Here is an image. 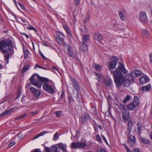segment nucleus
<instances>
[{"mask_svg":"<svg viewBox=\"0 0 152 152\" xmlns=\"http://www.w3.org/2000/svg\"><path fill=\"white\" fill-rule=\"evenodd\" d=\"M50 132H48V131H43V132H41L40 133H39V134L40 135V136H42L44 135V134H45L47 133H50Z\"/></svg>","mask_w":152,"mask_h":152,"instance_id":"47","label":"nucleus"},{"mask_svg":"<svg viewBox=\"0 0 152 152\" xmlns=\"http://www.w3.org/2000/svg\"><path fill=\"white\" fill-rule=\"evenodd\" d=\"M65 95V93L63 91H62V92H61V96H60V99H62L63 97H64V95Z\"/></svg>","mask_w":152,"mask_h":152,"instance_id":"55","label":"nucleus"},{"mask_svg":"<svg viewBox=\"0 0 152 152\" xmlns=\"http://www.w3.org/2000/svg\"><path fill=\"white\" fill-rule=\"evenodd\" d=\"M30 90L33 95L34 100H38L41 94L40 91L33 87H31Z\"/></svg>","mask_w":152,"mask_h":152,"instance_id":"7","label":"nucleus"},{"mask_svg":"<svg viewBox=\"0 0 152 152\" xmlns=\"http://www.w3.org/2000/svg\"><path fill=\"white\" fill-rule=\"evenodd\" d=\"M31 152H41V151L40 149L37 148L35 149L34 150H31Z\"/></svg>","mask_w":152,"mask_h":152,"instance_id":"52","label":"nucleus"},{"mask_svg":"<svg viewBox=\"0 0 152 152\" xmlns=\"http://www.w3.org/2000/svg\"><path fill=\"white\" fill-rule=\"evenodd\" d=\"M39 53H40V55L41 56V57L43 59H45V60H47L48 59V58H46V57H45L44 56V55H43V53L40 51H39Z\"/></svg>","mask_w":152,"mask_h":152,"instance_id":"51","label":"nucleus"},{"mask_svg":"<svg viewBox=\"0 0 152 152\" xmlns=\"http://www.w3.org/2000/svg\"><path fill=\"white\" fill-rule=\"evenodd\" d=\"M4 62L6 64L9 63V60L10 58V54L9 53H7L4 54Z\"/></svg>","mask_w":152,"mask_h":152,"instance_id":"29","label":"nucleus"},{"mask_svg":"<svg viewBox=\"0 0 152 152\" xmlns=\"http://www.w3.org/2000/svg\"><path fill=\"white\" fill-rule=\"evenodd\" d=\"M39 113V111L38 110H36L34 111L30 112L29 114L32 116H34L38 114Z\"/></svg>","mask_w":152,"mask_h":152,"instance_id":"38","label":"nucleus"},{"mask_svg":"<svg viewBox=\"0 0 152 152\" xmlns=\"http://www.w3.org/2000/svg\"><path fill=\"white\" fill-rule=\"evenodd\" d=\"M122 72L124 74L127 73L124 65L121 62H119L118 66L113 72L114 81L116 87L119 88L123 84L125 87H129L133 83L124 79Z\"/></svg>","mask_w":152,"mask_h":152,"instance_id":"1","label":"nucleus"},{"mask_svg":"<svg viewBox=\"0 0 152 152\" xmlns=\"http://www.w3.org/2000/svg\"><path fill=\"white\" fill-rule=\"evenodd\" d=\"M124 79L128 81H130V82L132 83L134 81L132 74H127L125 76V77H124Z\"/></svg>","mask_w":152,"mask_h":152,"instance_id":"16","label":"nucleus"},{"mask_svg":"<svg viewBox=\"0 0 152 152\" xmlns=\"http://www.w3.org/2000/svg\"><path fill=\"white\" fill-rule=\"evenodd\" d=\"M137 107L135 106L134 104L132 102L131 104H129L127 106V108L130 110H133L134 109Z\"/></svg>","mask_w":152,"mask_h":152,"instance_id":"34","label":"nucleus"},{"mask_svg":"<svg viewBox=\"0 0 152 152\" xmlns=\"http://www.w3.org/2000/svg\"><path fill=\"white\" fill-rule=\"evenodd\" d=\"M99 152H107L103 148L100 149Z\"/></svg>","mask_w":152,"mask_h":152,"instance_id":"64","label":"nucleus"},{"mask_svg":"<svg viewBox=\"0 0 152 152\" xmlns=\"http://www.w3.org/2000/svg\"><path fill=\"white\" fill-rule=\"evenodd\" d=\"M47 80V78L40 77L37 74L33 75L30 78V83L38 88H40L43 81Z\"/></svg>","mask_w":152,"mask_h":152,"instance_id":"2","label":"nucleus"},{"mask_svg":"<svg viewBox=\"0 0 152 152\" xmlns=\"http://www.w3.org/2000/svg\"><path fill=\"white\" fill-rule=\"evenodd\" d=\"M35 67H38V68H40V69H45V70H48V69L46 68H44L43 67H42V66L38 65L37 64H36Z\"/></svg>","mask_w":152,"mask_h":152,"instance_id":"48","label":"nucleus"},{"mask_svg":"<svg viewBox=\"0 0 152 152\" xmlns=\"http://www.w3.org/2000/svg\"><path fill=\"white\" fill-rule=\"evenodd\" d=\"M151 86L150 84H148L146 86L142 87L141 90L142 91H148L151 88Z\"/></svg>","mask_w":152,"mask_h":152,"instance_id":"23","label":"nucleus"},{"mask_svg":"<svg viewBox=\"0 0 152 152\" xmlns=\"http://www.w3.org/2000/svg\"><path fill=\"white\" fill-rule=\"evenodd\" d=\"M26 115H27V114L26 113H24V114H23L22 115H20V117L15 118V120H16L20 119L22 118H24V117L26 116Z\"/></svg>","mask_w":152,"mask_h":152,"instance_id":"42","label":"nucleus"},{"mask_svg":"<svg viewBox=\"0 0 152 152\" xmlns=\"http://www.w3.org/2000/svg\"><path fill=\"white\" fill-rule=\"evenodd\" d=\"M26 97L25 95H23V96L21 99V102L23 103H26V102L25 101V98Z\"/></svg>","mask_w":152,"mask_h":152,"instance_id":"49","label":"nucleus"},{"mask_svg":"<svg viewBox=\"0 0 152 152\" xmlns=\"http://www.w3.org/2000/svg\"><path fill=\"white\" fill-rule=\"evenodd\" d=\"M58 133H56L54 135L53 140L54 141H56L58 139V137H57Z\"/></svg>","mask_w":152,"mask_h":152,"instance_id":"45","label":"nucleus"},{"mask_svg":"<svg viewBox=\"0 0 152 152\" xmlns=\"http://www.w3.org/2000/svg\"><path fill=\"white\" fill-rule=\"evenodd\" d=\"M12 42L9 39L0 41V50L4 53L9 52L12 49Z\"/></svg>","mask_w":152,"mask_h":152,"instance_id":"3","label":"nucleus"},{"mask_svg":"<svg viewBox=\"0 0 152 152\" xmlns=\"http://www.w3.org/2000/svg\"><path fill=\"white\" fill-rule=\"evenodd\" d=\"M82 42L83 43H87V42L90 39L89 35L88 34H85L84 35H82Z\"/></svg>","mask_w":152,"mask_h":152,"instance_id":"19","label":"nucleus"},{"mask_svg":"<svg viewBox=\"0 0 152 152\" xmlns=\"http://www.w3.org/2000/svg\"><path fill=\"white\" fill-rule=\"evenodd\" d=\"M132 72L136 76L140 75L142 73L141 71L140 70H135L133 71Z\"/></svg>","mask_w":152,"mask_h":152,"instance_id":"35","label":"nucleus"},{"mask_svg":"<svg viewBox=\"0 0 152 152\" xmlns=\"http://www.w3.org/2000/svg\"><path fill=\"white\" fill-rule=\"evenodd\" d=\"M120 105L121 108L122 109L124 110V111L126 110V106H125V105H124L122 104H120Z\"/></svg>","mask_w":152,"mask_h":152,"instance_id":"50","label":"nucleus"},{"mask_svg":"<svg viewBox=\"0 0 152 152\" xmlns=\"http://www.w3.org/2000/svg\"><path fill=\"white\" fill-rule=\"evenodd\" d=\"M96 140L99 142L100 143H101L102 142L101 138L99 135H97L96 136Z\"/></svg>","mask_w":152,"mask_h":152,"instance_id":"41","label":"nucleus"},{"mask_svg":"<svg viewBox=\"0 0 152 152\" xmlns=\"http://www.w3.org/2000/svg\"><path fill=\"white\" fill-rule=\"evenodd\" d=\"M68 99L69 101V104H71L72 102V98L70 96H68Z\"/></svg>","mask_w":152,"mask_h":152,"instance_id":"58","label":"nucleus"},{"mask_svg":"<svg viewBox=\"0 0 152 152\" xmlns=\"http://www.w3.org/2000/svg\"><path fill=\"white\" fill-rule=\"evenodd\" d=\"M95 39L98 41H100L102 40V38L101 35L99 33H96L94 36Z\"/></svg>","mask_w":152,"mask_h":152,"instance_id":"25","label":"nucleus"},{"mask_svg":"<svg viewBox=\"0 0 152 152\" xmlns=\"http://www.w3.org/2000/svg\"><path fill=\"white\" fill-rule=\"evenodd\" d=\"M21 95L20 91H18L17 94V98H18Z\"/></svg>","mask_w":152,"mask_h":152,"instance_id":"59","label":"nucleus"},{"mask_svg":"<svg viewBox=\"0 0 152 152\" xmlns=\"http://www.w3.org/2000/svg\"><path fill=\"white\" fill-rule=\"evenodd\" d=\"M137 134L140 135L142 132V125L140 124H137Z\"/></svg>","mask_w":152,"mask_h":152,"instance_id":"27","label":"nucleus"},{"mask_svg":"<svg viewBox=\"0 0 152 152\" xmlns=\"http://www.w3.org/2000/svg\"><path fill=\"white\" fill-rule=\"evenodd\" d=\"M70 80L72 82V85L74 87V88L77 91V96L76 97V98H78L79 97V94L78 93V91L80 89L79 85L76 80L72 78H71Z\"/></svg>","mask_w":152,"mask_h":152,"instance_id":"9","label":"nucleus"},{"mask_svg":"<svg viewBox=\"0 0 152 152\" xmlns=\"http://www.w3.org/2000/svg\"><path fill=\"white\" fill-rule=\"evenodd\" d=\"M27 28L28 29L30 30H34L36 32H37V30L33 26H30L29 27H27Z\"/></svg>","mask_w":152,"mask_h":152,"instance_id":"43","label":"nucleus"},{"mask_svg":"<svg viewBox=\"0 0 152 152\" xmlns=\"http://www.w3.org/2000/svg\"><path fill=\"white\" fill-rule=\"evenodd\" d=\"M139 19L140 21L143 23H146L148 22L147 16L144 11H142L140 12Z\"/></svg>","mask_w":152,"mask_h":152,"instance_id":"8","label":"nucleus"},{"mask_svg":"<svg viewBox=\"0 0 152 152\" xmlns=\"http://www.w3.org/2000/svg\"><path fill=\"white\" fill-rule=\"evenodd\" d=\"M91 119V118L90 115L87 113H85L81 116L80 121L81 124H83L87 120H90Z\"/></svg>","mask_w":152,"mask_h":152,"instance_id":"11","label":"nucleus"},{"mask_svg":"<svg viewBox=\"0 0 152 152\" xmlns=\"http://www.w3.org/2000/svg\"><path fill=\"white\" fill-rule=\"evenodd\" d=\"M13 109L10 110H8L4 111L0 115V117L10 114L11 112H12Z\"/></svg>","mask_w":152,"mask_h":152,"instance_id":"24","label":"nucleus"},{"mask_svg":"<svg viewBox=\"0 0 152 152\" xmlns=\"http://www.w3.org/2000/svg\"><path fill=\"white\" fill-rule=\"evenodd\" d=\"M63 27L64 29V30H65L66 29L69 28L68 25H66V24H63Z\"/></svg>","mask_w":152,"mask_h":152,"instance_id":"60","label":"nucleus"},{"mask_svg":"<svg viewBox=\"0 0 152 152\" xmlns=\"http://www.w3.org/2000/svg\"><path fill=\"white\" fill-rule=\"evenodd\" d=\"M128 142L131 147H132L136 143V139L135 137L132 135H130L128 138Z\"/></svg>","mask_w":152,"mask_h":152,"instance_id":"13","label":"nucleus"},{"mask_svg":"<svg viewBox=\"0 0 152 152\" xmlns=\"http://www.w3.org/2000/svg\"><path fill=\"white\" fill-rule=\"evenodd\" d=\"M67 33V34L68 36L70 38H72L73 37V36L71 32V31Z\"/></svg>","mask_w":152,"mask_h":152,"instance_id":"54","label":"nucleus"},{"mask_svg":"<svg viewBox=\"0 0 152 152\" xmlns=\"http://www.w3.org/2000/svg\"><path fill=\"white\" fill-rule=\"evenodd\" d=\"M51 151L52 152H58V148L56 146L53 147Z\"/></svg>","mask_w":152,"mask_h":152,"instance_id":"40","label":"nucleus"},{"mask_svg":"<svg viewBox=\"0 0 152 152\" xmlns=\"http://www.w3.org/2000/svg\"><path fill=\"white\" fill-rule=\"evenodd\" d=\"M111 59L112 60L109 62L108 66V69L110 70H111L112 69L115 68L118 60V57L114 56H112Z\"/></svg>","mask_w":152,"mask_h":152,"instance_id":"6","label":"nucleus"},{"mask_svg":"<svg viewBox=\"0 0 152 152\" xmlns=\"http://www.w3.org/2000/svg\"><path fill=\"white\" fill-rule=\"evenodd\" d=\"M65 36L62 33L57 32H56V41L60 44L65 45L66 43L64 41Z\"/></svg>","mask_w":152,"mask_h":152,"instance_id":"5","label":"nucleus"},{"mask_svg":"<svg viewBox=\"0 0 152 152\" xmlns=\"http://www.w3.org/2000/svg\"><path fill=\"white\" fill-rule=\"evenodd\" d=\"M90 12H88L84 20V22L85 23H86L90 20Z\"/></svg>","mask_w":152,"mask_h":152,"instance_id":"31","label":"nucleus"},{"mask_svg":"<svg viewBox=\"0 0 152 152\" xmlns=\"http://www.w3.org/2000/svg\"><path fill=\"white\" fill-rule=\"evenodd\" d=\"M61 111H58L55 112L54 113L57 116L59 117L61 116Z\"/></svg>","mask_w":152,"mask_h":152,"instance_id":"44","label":"nucleus"},{"mask_svg":"<svg viewBox=\"0 0 152 152\" xmlns=\"http://www.w3.org/2000/svg\"><path fill=\"white\" fill-rule=\"evenodd\" d=\"M80 45V48L82 50L85 51L88 50V46L86 43L80 42L79 43Z\"/></svg>","mask_w":152,"mask_h":152,"instance_id":"17","label":"nucleus"},{"mask_svg":"<svg viewBox=\"0 0 152 152\" xmlns=\"http://www.w3.org/2000/svg\"><path fill=\"white\" fill-rule=\"evenodd\" d=\"M94 68L96 69L99 71L101 70L102 69V67L100 66L97 64H95Z\"/></svg>","mask_w":152,"mask_h":152,"instance_id":"39","label":"nucleus"},{"mask_svg":"<svg viewBox=\"0 0 152 152\" xmlns=\"http://www.w3.org/2000/svg\"><path fill=\"white\" fill-rule=\"evenodd\" d=\"M75 1L76 3V6H77L79 4V0H75Z\"/></svg>","mask_w":152,"mask_h":152,"instance_id":"63","label":"nucleus"},{"mask_svg":"<svg viewBox=\"0 0 152 152\" xmlns=\"http://www.w3.org/2000/svg\"><path fill=\"white\" fill-rule=\"evenodd\" d=\"M66 50L69 55L72 58H74L75 55L73 50V48L69 45H66Z\"/></svg>","mask_w":152,"mask_h":152,"instance_id":"12","label":"nucleus"},{"mask_svg":"<svg viewBox=\"0 0 152 152\" xmlns=\"http://www.w3.org/2000/svg\"><path fill=\"white\" fill-rule=\"evenodd\" d=\"M110 107L109 106V107L108 108V111H107V114L106 113H105V114H106V116H109L110 115Z\"/></svg>","mask_w":152,"mask_h":152,"instance_id":"56","label":"nucleus"},{"mask_svg":"<svg viewBox=\"0 0 152 152\" xmlns=\"http://www.w3.org/2000/svg\"><path fill=\"white\" fill-rule=\"evenodd\" d=\"M78 146V148H85L87 144L86 142H77Z\"/></svg>","mask_w":152,"mask_h":152,"instance_id":"22","label":"nucleus"},{"mask_svg":"<svg viewBox=\"0 0 152 152\" xmlns=\"http://www.w3.org/2000/svg\"><path fill=\"white\" fill-rule=\"evenodd\" d=\"M58 148L62 150L63 152H67L66 150V145L62 143H59L58 145Z\"/></svg>","mask_w":152,"mask_h":152,"instance_id":"20","label":"nucleus"},{"mask_svg":"<svg viewBox=\"0 0 152 152\" xmlns=\"http://www.w3.org/2000/svg\"><path fill=\"white\" fill-rule=\"evenodd\" d=\"M104 82L107 86L111 87L112 86L113 82L112 79L109 78H107L104 80Z\"/></svg>","mask_w":152,"mask_h":152,"instance_id":"14","label":"nucleus"},{"mask_svg":"<svg viewBox=\"0 0 152 152\" xmlns=\"http://www.w3.org/2000/svg\"><path fill=\"white\" fill-rule=\"evenodd\" d=\"M122 117L124 121L127 122L130 118L129 112L127 110L123 111L122 113Z\"/></svg>","mask_w":152,"mask_h":152,"instance_id":"10","label":"nucleus"},{"mask_svg":"<svg viewBox=\"0 0 152 152\" xmlns=\"http://www.w3.org/2000/svg\"><path fill=\"white\" fill-rule=\"evenodd\" d=\"M130 99V96L129 95H127L124 99L123 102L124 103H126L129 101Z\"/></svg>","mask_w":152,"mask_h":152,"instance_id":"37","label":"nucleus"},{"mask_svg":"<svg viewBox=\"0 0 152 152\" xmlns=\"http://www.w3.org/2000/svg\"><path fill=\"white\" fill-rule=\"evenodd\" d=\"M18 4L19 5L20 7L21 8L25 10H26V8L23 5V4L21 3L20 2H18Z\"/></svg>","mask_w":152,"mask_h":152,"instance_id":"46","label":"nucleus"},{"mask_svg":"<svg viewBox=\"0 0 152 152\" xmlns=\"http://www.w3.org/2000/svg\"><path fill=\"white\" fill-rule=\"evenodd\" d=\"M133 125L134 124L132 119L129 121L127 124V130L129 135L130 134V133L132 131V128Z\"/></svg>","mask_w":152,"mask_h":152,"instance_id":"15","label":"nucleus"},{"mask_svg":"<svg viewBox=\"0 0 152 152\" xmlns=\"http://www.w3.org/2000/svg\"><path fill=\"white\" fill-rule=\"evenodd\" d=\"M15 144V142L14 141H13L10 142L8 145L9 147H11L14 145Z\"/></svg>","mask_w":152,"mask_h":152,"instance_id":"53","label":"nucleus"},{"mask_svg":"<svg viewBox=\"0 0 152 152\" xmlns=\"http://www.w3.org/2000/svg\"><path fill=\"white\" fill-rule=\"evenodd\" d=\"M23 52L24 53V56L25 58H26L28 57V50L26 48L23 47Z\"/></svg>","mask_w":152,"mask_h":152,"instance_id":"33","label":"nucleus"},{"mask_svg":"<svg viewBox=\"0 0 152 152\" xmlns=\"http://www.w3.org/2000/svg\"><path fill=\"white\" fill-rule=\"evenodd\" d=\"M21 34L25 36L27 38H28L29 37V36L25 33H21Z\"/></svg>","mask_w":152,"mask_h":152,"instance_id":"62","label":"nucleus"},{"mask_svg":"<svg viewBox=\"0 0 152 152\" xmlns=\"http://www.w3.org/2000/svg\"><path fill=\"white\" fill-rule=\"evenodd\" d=\"M77 142V143L76 142H72L71 144V148L72 149H77L78 148V146Z\"/></svg>","mask_w":152,"mask_h":152,"instance_id":"30","label":"nucleus"},{"mask_svg":"<svg viewBox=\"0 0 152 152\" xmlns=\"http://www.w3.org/2000/svg\"><path fill=\"white\" fill-rule=\"evenodd\" d=\"M141 140L145 144H148L150 142V140L149 139H147L145 137H142Z\"/></svg>","mask_w":152,"mask_h":152,"instance_id":"36","label":"nucleus"},{"mask_svg":"<svg viewBox=\"0 0 152 152\" xmlns=\"http://www.w3.org/2000/svg\"><path fill=\"white\" fill-rule=\"evenodd\" d=\"M132 103L133 104H134L136 107L137 106L139 105L140 101L139 99L137 96H136L134 97Z\"/></svg>","mask_w":152,"mask_h":152,"instance_id":"26","label":"nucleus"},{"mask_svg":"<svg viewBox=\"0 0 152 152\" xmlns=\"http://www.w3.org/2000/svg\"><path fill=\"white\" fill-rule=\"evenodd\" d=\"M101 136L104 141L107 143V140L104 135H101Z\"/></svg>","mask_w":152,"mask_h":152,"instance_id":"57","label":"nucleus"},{"mask_svg":"<svg viewBox=\"0 0 152 152\" xmlns=\"http://www.w3.org/2000/svg\"><path fill=\"white\" fill-rule=\"evenodd\" d=\"M119 16L120 18V19L122 21L125 20V17L124 15V13L121 11H118Z\"/></svg>","mask_w":152,"mask_h":152,"instance_id":"28","label":"nucleus"},{"mask_svg":"<svg viewBox=\"0 0 152 152\" xmlns=\"http://www.w3.org/2000/svg\"><path fill=\"white\" fill-rule=\"evenodd\" d=\"M46 81H43L44 82L43 86V89L48 93L53 94L56 92V88L55 84L52 80L47 78Z\"/></svg>","mask_w":152,"mask_h":152,"instance_id":"4","label":"nucleus"},{"mask_svg":"<svg viewBox=\"0 0 152 152\" xmlns=\"http://www.w3.org/2000/svg\"><path fill=\"white\" fill-rule=\"evenodd\" d=\"M142 35L144 38L146 39L148 38L149 37V35L148 31L146 29H142Z\"/></svg>","mask_w":152,"mask_h":152,"instance_id":"21","label":"nucleus"},{"mask_svg":"<svg viewBox=\"0 0 152 152\" xmlns=\"http://www.w3.org/2000/svg\"><path fill=\"white\" fill-rule=\"evenodd\" d=\"M30 66L29 65H25L22 68L21 70V73H23L29 69Z\"/></svg>","mask_w":152,"mask_h":152,"instance_id":"32","label":"nucleus"},{"mask_svg":"<svg viewBox=\"0 0 152 152\" xmlns=\"http://www.w3.org/2000/svg\"><path fill=\"white\" fill-rule=\"evenodd\" d=\"M148 81V79L145 76H143L140 79V82L141 85H143L144 83H147Z\"/></svg>","mask_w":152,"mask_h":152,"instance_id":"18","label":"nucleus"},{"mask_svg":"<svg viewBox=\"0 0 152 152\" xmlns=\"http://www.w3.org/2000/svg\"><path fill=\"white\" fill-rule=\"evenodd\" d=\"M45 151L46 152H50V148L48 147H46L45 148Z\"/></svg>","mask_w":152,"mask_h":152,"instance_id":"61","label":"nucleus"}]
</instances>
